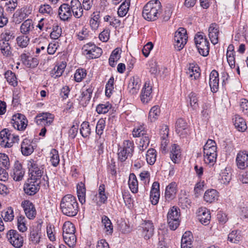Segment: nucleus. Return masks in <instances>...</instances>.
<instances>
[{
  "instance_id": "nucleus-63",
  "label": "nucleus",
  "mask_w": 248,
  "mask_h": 248,
  "mask_svg": "<svg viewBox=\"0 0 248 248\" xmlns=\"http://www.w3.org/2000/svg\"><path fill=\"white\" fill-rule=\"evenodd\" d=\"M150 143V139L148 134L142 137L139 144V148L140 151H144L149 146Z\"/></svg>"
},
{
  "instance_id": "nucleus-55",
  "label": "nucleus",
  "mask_w": 248,
  "mask_h": 248,
  "mask_svg": "<svg viewBox=\"0 0 248 248\" xmlns=\"http://www.w3.org/2000/svg\"><path fill=\"white\" fill-rule=\"evenodd\" d=\"M39 12L46 16H51L53 14V10L50 5L44 4L40 6Z\"/></svg>"
},
{
  "instance_id": "nucleus-15",
  "label": "nucleus",
  "mask_w": 248,
  "mask_h": 248,
  "mask_svg": "<svg viewBox=\"0 0 248 248\" xmlns=\"http://www.w3.org/2000/svg\"><path fill=\"white\" fill-rule=\"evenodd\" d=\"M40 181L30 179L24 184V190L29 195H34L39 190Z\"/></svg>"
},
{
  "instance_id": "nucleus-30",
  "label": "nucleus",
  "mask_w": 248,
  "mask_h": 248,
  "mask_svg": "<svg viewBox=\"0 0 248 248\" xmlns=\"http://www.w3.org/2000/svg\"><path fill=\"white\" fill-rule=\"evenodd\" d=\"M177 191V185L172 182L167 186L165 189V197L168 201L173 200L176 196Z\"/></svg>"
},
{
  "instance_id": "nucleus-25",
  "label": "nucleus",
  "mask_w": 248,
  "mask_h": 248,
  "mask_svg": "<svg viewBox=\"0 0 248 248\" xmlns=\"http://www.w3.org/2000/svg\"><path fill=\"white\" fill-rule=\"evenodd\" d=\"M152 87L149 82H146L142 89L140 95V99L142 103H147L152 99Z\"/></svg>"
},
{
  "instance_id": "nucleus-16",
  "label": "nucleus",
  "mask_w": 248,
  "mask_h": 248,
  "mask_svg": "<svg viewBox=\"0 0 248 248\" xmlns=\"http://www.w3.org/2000/svg\"><path fill=\"white\" fill-rule=\"evenodd\" d=\"M175 131L181 138L185 137L189 132V127L186 120L179 118L175 123Z\"/></svg>"
},
{
  "instance_id": "nucleus-34",
  "label": "nucleus",
  "mask_w": 248,
  "mask_h": 248,
  "mask_svg": "<svg viewBox=\"0 0 248 248\" xmlns=\"http://www.w3.org/2000/svg\"><path fill=\"white\" fill-rule=\"evenodd\" d=\"M218 192L215 189H208L204 193L203 196L204 201L208 203L215 202L218 200Z\"/></svg>"
},
{
  "instance_id": "nucleus-23",
  "label": "nucleus",
  "mask_w": 248,
  "mask_h": 248,
  "mask_svg": "<svg viewBox=\"0 0 248 248\" xmlns=\"http://www.w3.org/2000/svg\"><path fill=\"white\" fill-rule=\"evenodd\" d=\"M142 234L145 239H149L154 234V226L152 221L144 220L141 224Z\"/></svg>"
},
{
  "instance_id": "nucleus-46",
  "label": "nucleus",
  "mask_w": 248,
  "mask_h": 248,
  "mask_svg": "<svg viewBox=\"0 0 248 248\" xmlns=\"http://www.w3.org/2000/svg\"><path fill=\"white\" fill-rule=\"evenodd\" d=\"M0 50L5 57H9L12 55V49L9 42L0 40Z\"/></svg>"
},
{
  "instance_id": "nucleus-29",
  "label": "nucleus",
  "mask_w": 248,
  "mask_h": 248,
  "mask_svg": "<svg viewBox=\"0 0 248 248\" xmlns=\"http://www.w3.org/2000/svg\"><path fill=\"white\" fill-rule=\"evenodd\" d=\"M181 156V151L180 146L173 144L171 145L170 149V157L171 161L175 164L178 163L180 160Z\"/></svg>"
},
{
  "instance_id": "nucleus-33",
  "label": "nucleus",
  "mask_w": 248,
  "mask_h": 248,
  "mask_svg": "<svg viewBox=\"0 0 248 248\" xmlns=\"http://www.w3.org/2000/svg\"><path fill=\"white\" fill-rule=\"evenodd\" d=\"M94 88L92 85L88 86L84 85L82 89L80 101L88 102L91 99Z\"/></svg>"
},
{
  "instance_id": "nucleus-41",
  "label": "nucleus",
  "mask_w": 248,
  "mask_h": 248,
  "mask_svg": "<svg viewBox=\"0 0 248 248\" xmlns=\"http://www.w3.org/2000/svg\"><path fill=\"white\" fill-rule=\"evenodd\" d=\"M128 186L133 193L138 192V182L135 174L133 173L130 174L128 180Z\"/></svg>"
},
{
  "instance_id": "nucleus-1",
  "label": "nucleus",
  "mask_w": 248,
  "mask_h": 248,
  "mask_svg": "<svg viewBox=\"0 0 248 248\" xmlns=\"http://www.w3.org/2000/svg\"><path fill=\"white\" fill-rule=\"evenodd\" d=\"M62 213L69 217H74L78 214L79 208L76 197L71 194L63 196L60 202Z\"/></svg>"
},
{
  "instance_id": "nucleus-32",
  "label": "nucleus",
  "mask_w": 248,
  "mask_h": 248,
  "mask_svg": "<svg viewBox=\"0 0 248 248\" xmlns=\"http://www.w3.org/2000/svg\"><path fill=\"white\" fill-rule=\"evenodd\" d=\"M34 29L33 21L31 19L25 20L20 27V31L23 35H28Z\"/></svg>"
},
{
  "instance_id": "nucleus-53",
  "label": "nucleus",
  "mask_w": 248,
  "mask_h": 248,
  "mask_svg": "<svg viewBox=\"0 0 248 248\" xmlns=\"http://www.w3.org/2000/svg\"><path fill=\"white\" fill-rule=\"evenodd\" d=\"M30 38L27 35H22L17 37L16 39V43L18 46L21 48H24L27 46L30 42Z\"/></svg>"
},
{
  "instance_id": "nucleus-5",
  "label": "nucleus",
  "mask_w": 248,
  "mask_h": 248,
  "mask_svg": "<svg viewBox=\"0 0 248 248\" xmlns=\"http://www.w3.org/2000/svg\"><path fill=\"white\" fill-rule=\"evenodd\" d=\"M195 43L199 53L206 57L209 53V43L203 32H198L194 37Z\"/></svg>"
},
{
  "instance_id": "nucleus-14",
  "label": "nucleus",
  "mask_w": 248,
  "mask_h": 248,
  "mask_svg": "<svg viewBox=\"0 0 248 248\" xmlns=\"http://www.w3.org/2000/svg\"><path fill=\"white\" fill-rule=\"evenodd\" d=\"M106 126V121L103 118L100 119L96 124L95 132L96 134L99 137L96 140V144L98 147L99 150L103 149V141L104 139H102L101 136L103 134L104 129Z\"/></svg>"
},
{
  "instance_id": "nucleus-3",
  "label": "nucleus",
  "mask_w": 248,
  "mask_h": 248,
  "mask_svg": "<svg viewBox=\"0 0 248 248\" xmlns=\"http://www.w3.org/2000/svg\"><path fill=\"white\" fill-rule=\"evenodd\" d=\"M217 147L215 140L208 139L203 147L204 161L206 164L213 165L217 157Z\"/></svg>"
},
{
  "instance_id": "nucleus-39",
  "label": "nucleus",
  "mask_w": 248,
  "mask_h": 248,
  "mask_svg": "<svg viewBox=\"0 0 248 248\" xmlns=\"http://www.w3.org/2000/svg\"><path fill=\"white\" fill-rule=\"evenodd\" d=\"M28 16L25 12V9L21 8L17 10L14 14L13 18V21L16 24H19Z\"/></svg>"
},
{
  "instance_id": "nucleus-27",
  "label": "nucleus",
  "mask_w": 248,
  "mask_h": 248,
  "mask_svg": "<svg viewBox=\"0 0 248 248\" xmlns=\"http://www.w3.org/2000/svg\"><path fill=\"white\" fill-rule=\"evenodd\" d=\"M209 84L213 93H216L218 91L219 87L218 73L215 70H212L210 74Z\"/></svg>"
},
{
  "instance_id": "nucleus-9",
  "label": "nucleus",
  "mask_w": 248,
  "mask_h": 248,
  "mask_svg": "<svg viewBox=\"0 0 248 248\" xmlns=\"http://www.w3.org/2000/svg\"><path fill=\"white\" fill-rule=\"evenodd\" d=\"M187 40L186 31L183 28H179L174 36V46L176 49L181 50L186 45Z\"/></svg>"
},
{
  "instance_id": "nucleus-59",
  "label": "nucleus",
  "mask_w": 248,
  "mask_h": 248,
  "mask_svg": "<svg viewBox=\"0 0 248 248\" xmlns=\"http://www.w3.org/2000/svg\"><path fill=\"white\" fill-rule=\"evenodd\" d=\"M98 197L99 202L101 203H106L108 199V196L105 192V186L104 184H101L99 186L98 188Z\"/></svg>"
},
{
  "instance_id": "nucleus-6",
  "label": "nucleus",
  "mask_w": 248,
  "mask_h": 248,
  "mask_svg": "<svg viewBox=\"0 0 248 248\" xmlns=\"http://www.w3.org/2000/svg\"><path fill=\"white\" fill-rule=\"evenodd\" d=\"M28 166L31 179L39 181L44 173V166L41 165L38 160L31 159Z\"/></svg>"
},
{
  "instance_id": "nucleus-51",
  "label": "nucleus",
  "mask_w": 248,
  "mask_h": 248,
  "mask_svg": "<svg viewBox=\"0 0 248 248\" xmlns=\"http://www.w3.org/2000/svg\"><path fill=\"white\" fill-rule=\"evenodd\" d=\"M5 78L9 84L14 87L17 86V81L16 74L11 70L7 71L4 74Z\"/></svg>"
},
{
  "instance_id": "nucleus-52",
  "label": "nucleus",
  "mask_w": 248,
  "mask_h": 248,
  "mask_svg": "<svg viewBox=\"0 0 248 248\" xmlns=\"http://www.w3.org/2000/svg\"><path fill=\"white\" fill-rule=\"evenodd\" d=\"M50 161L51 165L57 167L60 162V157L58 151L55 149H52L50 152Z\"/></svg>"
},
{
  "instance_id": "nucleus-22",
  "label": "nucleus",
  "mask_w": 248,
  "mask_h": 248,
  "mask_svg": "<svg viewBox=\"0 0 248 248\" xmlns=\"http://www.w3.org/2000/svg\"><path fill=\"white\" fill-rule=\"evenodd\" d=\"M159 198L160 185L158 182L155 181L153 183L150 191V199L151 203L154 205L157 204Z\"/></svg>"
},
{
  "instance_id": "nucleus-35",
  "label": "nucleus",
  "mask_w": 248,
  "mask_h": 248,
  "mask_svg": "<svg viewBox=\"0 0 248 248\" xmlns=\"http://www.w3.org/2000/svg\"><path fill=\"white\" fill-rule=\"evenodd\" d=\"M86 187L84 183L80 182L77 185V193L78 201L81 204L86 202Z\"/></svg>"
},
{
  "instance_id": "nucleus-57",
  "label": "nucleus",
  "mask_w": 248,
  "mask_h": 248,
  "mask_svg": "<svg viewBox=\"0 0 248 248\" xmlns=\"http://www.w3.org/2000/svg\"><path fill=\"white\" fill-rule=\"evenodd\" d=\"M86 70L83 68H78L76 70L74 74L75 80L77 82H81L86 76Z\"/></svg>"
},
{
  "instance_id": "nucleus-50",
  "label": "nucleus",
  "mask_w": 248,
  "mask_h": 248,
  "mask_svg": "<svg viewBox=\"0 0 248 248\" xmlns=\"http://www.w3.org/2000/svg\"><path fill=\"white\" fill-rule=\"evenodd\" d=\"M121 57L120 50L117 48L114 49L111 52L109 58V64L112 67L116 65V62L120 59Z\"/></svg>"
},
{
  "instance_id": "nucleus-12",
  "label": "nucleus",
  "mask_w": 248,
  "mask_h": 248,
  "mask_svg": "<svg viewBox=\"0 0 248 248\" xmlns=\"http://www.w3.org/2000/svg\"><path fill=\"white\" fill-rule=\"evenodd\" d=\"M54 116L49 112L38 113L35 118V122L38 125L48 126L51 125L54 121Z\"/></svg>"
},
{
  "instance_id": "nucleus-21",
  "label": "nucleus",
  "mask_w": 248,
  "mask_h": 248,
  "mask_svg": "<svg viewBox=\"0 0 248 248\" xmlns=\"http://www.w3.org/2000/svg\"><path fill=\"white\" fill-rule=\"evenodd\" d=\"M22 206L26 217L30 219H34L36 215V211L33 203L26 200L22 202Z\"/></svg>"
},
{
  "instance_id": "nucleus-19",
  "label": "nucleus",
  "mask_w": 248,
  "mask_h": 248,
  "mask_svg": "<svg viewBox=\"0 0 248 248\" xmlns=\"http://www.w3.org/2000/svg\"><path fill=\"white\" fill-rule=\"evenodd\" d=\"M71 13L76 18H81L83 15V9L79 0H71L69 3Z\"/></svg>"
},
{
  "instance_id": "nucleus-45",
  "label": "nucleus",
  "mask_w": 248,
  "mask_h": 248,
  "mask_svg": "<svg viewBox=\"0 0 248 248\" xmlns=\"http://www.w3.org/2000/svg\"><path fill=\"white\" fill-rule=\"evenodd\" d=\"M131 82L130 83V86L131 88L130 92L132 94L136 93H138L140 86V80L138 76H134L131 78Z\"/></svg>"
},
{
  "instance_id": "nucleus-13",
  "label": "nucleus",
  "mask_w": 248,
  "mask_h": 248,
  "mask_svg": "<svg viewBox=\"0 0 248 248\" xmlns=\"http://www.w3.org/2000/svg\"><path fill=\"white\" fill-rule=\"evenodd\" d=\"M25 173V170L22 164L18 160H16L10 173L11 176L15 181H20L23 179Z\"/></svg>"
},
{
  "instance_id": "nucleus-11",
  "label": "nucleus",
  "mask_w": 248,
  "mask_h": 248,
  "mask_svg": "<svg viewBox=\"0 0 248 248\" xmlns=\"http://www.w3.org/2000/svg\"><path fill=\"white\" fill-rule=\"evenodd\" d=\"M11 124L15 129L23 131L27 126L28 120L23 114L16 113L12 116Z\"/></svg>"
},
{
  "instance_id": "nucleus-43",
  "label": "nucleus",
  "mask_w": 248,
  "mask_h": 248,
  "mask_svg": "<svg viewBox=\"0 0 248 248\" xmlns=\"http://www.w3.org/2000/svg\"><path fill=\"white\" fill-rule=\"evenodd\" d=\"M16 219L17 227L18 231L21 232H26L28 230L26 217L22 215H20L16 217Z\"/></svg>"
},
{
  "instance_id": "nucleus-2",
  "label": "nucleus",
  "mask_w": 248,
  "mask_h": 248,
  "mask_svg": "<svg viewBox=\"0 0 248 248\" xmlns=\"http://www.w3.org/2000/svg\"><path fill=\"white\" fill-rule=\"evenodd\" d=\"M162 10L161 2L158 0H152L147 2L143 7V17L148 21H154L158 18Z\"/></svg>"
},
{
  "instance_id": "nucleus-44",
  "label": "nucleus",
  "mask_w": 248,
  "mask_h": 248,
  "mask_svg": "<svg viewBox=\"0 0 248 248\" xmlns=\"http://www.w3.org/2000/svg\"><path fill=\"white\" fill-rule=\"evenodd\" d=\"M81 135L84 138H89L91 134V128L89 123L84 121L80 125L79 129Z\"/></svg>"
},
{
  "instance_id": "nucleus-56",
  "label": "nucleus",
  "mask_w": 248,
  "mask_h": 248,
  "mask_svg": "<svg viewBox=\"0 0 248 248\" xmlns=\"http://www.w3.org/2000/svg\"><path fill=\"white\" fill-rule=\"evenodd\" d=\"M241 239L240 232L238 231H232L228 236V240L231 243H237Z\"/></svg>"
},
{
  "instance_id": "nucleus-28",
  "label": "nucleus",
  "mask_w": 248,
  "mask_h": 248,
  "mask_svg": "<svg viewBox=\"0 0 248 248\" xmlns=\"http://www.w3.org/2000/svg\"><path fill=\"white\" fill-rule=\"evenodd\" d=\"M32 141L28 139H25L21 144V151L23 155L28 156L34 151Z\"/></svg>"
},
{
  "instance_id": "nucleus-62",
  "label": "nucleus",
  "mask_w": 248,
  "mask_h": 248,
  "mask_svg": "<svg viewBox=\"0 0 248 248\" xmlns=\"http://www.w3.org/2000/svg\"><path fill=\"white\" fill-rule=\"evenodd\" d=\"M147 134L146 130L143 125L135 127L132 131L133 136L135 138L143 137Z\"/></svg>"
},
{
  "instance_id": "nucleus-58",
  "label": "nucleus",
  "mask_w": 248,
  "mask_h": 248,
  "mask_svg": "<svg viewBox=\"0 0 248 248\" xmlns=\"http://www.w3.org/2000/svg\"><path fill=\"white\" fill-rule=\"evenodd\" d=\"M231 175L230 172L228 171L227 169H225L220 174L221 177L220 179V182L225 185L228 184L232 179Z\"/></svg>"
},
{
  "instance_id": "nucleus-20",
  "label": "nucleus",
  "mask_w": 248,
  "mask_h": 248,
  "mask_svg": "<svg viewBox=\"0 0 248 248\" xmlns=\"http://www.w3.org/2000/svg\"><path fill=\"white\" fill-rule=\"evenodd\" d=\"M208 36L211 43L215 45L218 43L219 34V25L216 23H211L208 28Z\"/></svg>"
},
{
  "instance_id": "nucleus-38",
  "label": "nucleus",
  "mask_w": 248,
  "mask_h": 248,
  "mask_svg": "<svg viewBox=\"0 0 248 248\" xmlns=\"http://www.w3.org/2000/svg\"><path fill=\"white\" fill-rule=\"evenodd\" d=\"M232 121L235 128L239 131L243 132L247 129V126L245 121L239 115H235Z\"/></svg>"
},
{
  "instance_id": "nucleus-24",
  "label": "nucleus",
  "mask_w": 248,
  "mask_h": 248,
  "mask_svg": "<svg viewBox=\"0 0 248 248\" xmlns=\"http://www.w3.org/2000/svg\"><path fill=\"white\" fill-rule=\"evenodd\" d=\"M198 219L205 225L208 224L211 219L210 211L205 207H201L197 211Z\"/></svg>"
},
{
  "instance_id": "nucleus-40",
  "label": "nucleus",
  "mask_w": 248,
  "mask_h": 248,
  "mask_svg": "<svg viewBox=\"0 0 248 248\" xmlns=\"http://www.w3.org/2000/svg\"><path fill=\"white\" fill-rule=\"evenodd\" d=\"M101 222L104 226L106 234L111 235L113 231V225L111 220L107 216L103 215L101 218Z\"/></svg>"
},
{
  "instance_id": "nucleus-48",
  "label": "nucleus",
  "mask_w": 248,
  "mask_h": 248,
  "mask_svg": "<svg viewBox=\"0 0 248 248\" xmlns=\"http://www.w3.org/2000/svg\"><path fill=\"white\" fill-rule=\"evenodd\" d=\"M63 240L70 248H73L77 243V237L75 234H69L62 235Z\"/></svg>"
},
{
  "instance_id": "nucleus-42",
  "label": "nucleus",
  "mask_w": 248,
  "mask_h": 248,
  "mask_svg": "<svg viewBox=\"0 0 248 248\" xmlns=\"http://www.w3.org/2000/svg\"><path fill=\"white\" fill-rule=\"evenodd\" d=\"M160 114V109L158 106H154L150 109L148 119L151 122H154L158 119Z\"/></svg>"
},
{
  "instance_id": "nucleus-60",
  "label": "nucleus",
  "mask_w": 248,
  "mask_h": 248,
  "mask_svg": "<svg viewBox=\"0 0 248 248\" xmlns=\"http://www.w3.org/2000/svg\"><path fill=\"white\" fill-rule=\"evenodd\" d=\"M17 6V0H9L5 3V11L9 13H12Z\"/></svg>"
},
{
  "instance_id": "nucleus-10",
  "label": "nucleus",
  "mask_w": 248,
  "mask_h": 248,
  "mask_svg": "<svg viewBox=\"0 0 248 248\" xmlns=\"http://www.w3.org/2000/svg\"><path fill=\"white\" fill-rule=\"evenodd\" d=\"M9 243L15 248H21L24 244V237L16 230H10L6 234Z\"/></svg>"
},
{
  "instance_id": "nucleus-49",
  "label": "nucleus",
  "mask_w": 248,
  "mask_h": 248,
  "mask_svg": "<svg viewBox=\"0 0 248 248\" xmlns=\"http://www.w3.org/2000/svg\"><path fill=\"white\" fill-rule=\"evenodd\" d=\"M130 4V0H125L120 5L118 10V15L120 17L124 16L127 13Z\"/></svg>"
},
{
  "instance_id": "nucleus-18",
  "label": "nucleus",
  "mask_w": 248,
  "mask_h": 248,
  "mask_svg": "<svg viewBox=\"0 0 248 248\" xmlns=\"http://www.w3.org/2000/svg\"><path fill=\"white\" fill-rule=\"evenodd\" d=\"M58 16L63 21H68L71 19L73 15L69 3H64L61 5L58 9Z\"/></svg>"
},
{
  "instance_id": "nucleus-61",
  "label": "nucleus",
  "mask_w": 248,
  "mask_h": 248,
  "mask_svg": "<svg viewBox=\"0 0 248 248\" xmlns=\"http://www.w3.org/2000/svg\"><path fill=\"white\" fill-rule=\"evenodd\" d=\"M62 30L60 26L57 24H54L52 28V31L50 34V38L52 39H58L62 34Z\"/></svg>"
},
{
  "instance_id": "nucleus-26",
  "label": "nucleus",
  "mask_w": 248,
  "mask_h": 248,
  "mask_svg": "<svg viewBox=\"0 0 248 248\" xmlns=\"http://www.w3.org/2000/svg\"><path fill=\"white\" fill-rule=\"evenodd\" d=\"M186 74L188 76L191 81H196L201 76L200 68L197 64L190 63L186 71Z\"/></svg>"
},
{
  "instance_id": "nucleus-36",
  "label": "nucleus",
  "mask_w": 248,
  "mask_h": 248,
  "mask_svg": "<svg viewBox=\"0 0 248 248\" xmlns=\"http://www.w3.org/2000/svg\"><path fill=\"white\" fill-rule=\"evenodd\" d=\"M192 238V234L190 232H185L181 239V248H193Z\"/></svg>"
},
{
  "instance_id": "nucleus-37",
  "label": "nucleus",
  "mask_w": 248,
  "mask_h": 248,
  "mask_svg": "<svg viewBox=\"0 0 248 248\" xmlns=\"http://www.w3.org/2000/svg\"><path fill=\"white\" fill-rule=\"evenodd\" d=\"M66 66V63L65 62H62L60 63H58L51 70L50 72L51 76L54 78L61 77Z\"/></svg>"
},
{
  "instance_id": "nucleus-64",
  "label": "nucleus",
  "mask_w": 248,
  "mask_h": 248,
  "mask_svg": "<svg viewBox=\"0 0 248 248\" xmlns=\"http://www.w3.org/2000/svg\"><path fill=\"white\" fill-rule=\"evenodd\" d=\"M77 36L78 39L80 41L88 40L90 37V31L86 28L83 27L78 33Z\"/></svg>"
},
{
  "instance_id": "nucleus-4",
  "label": "nucleus",
  "mask_w": 248,
  "mask_h": 248,
  "mask_svg": "<svg viewBox=\"0 0 248 248\" xmlns=\"http://www.w3.org/2000/svg\"><path fill=\"white\" fill-rule=\"evenodd\" d=\"M134 150V144L133 141L124 140L122 146L118 148L117 153L118 160L123 162L128 157H131L133 155Z\"/></svg>"
},
{
  "instance_id": "nucleus-7",
  "label": "nucleus",
  "mask_w": 248,
  "mask_h": 248,
  "mask_svg": "<svg viewBox=\"0 0 248 248\" xmlns=\"http://www.w3.org/2000/svg\"><path fill=\"white\" fill-rule=\"evenodd\" d=\"M180 211L178 207L173 206L170 208L167 214V222L170 229L175 230L180 222Z\"/></svg>"
},
{
  "instance_id": "nucleus-47",
  "label": "nucleus",
  "mask_w": 248,
  "mask_h": 248,
  "mask_svg": "<svg viewBox=\"0 0 248 248\" xmlns=\"http://www.w3.org/2000/svg\"><path fill=\"white\" fill-rule=\"evenodd\" d=\"M147 162L150 165L155 164L156 159V151L155 149L150 148L148 149L146 155Z\"/></svg>"
},
{
  "instance_id": "nucleus-31",
  "label": "nucleus",
  "mask_w": 248,
  "mask_h": 248,
  "mask_svg": "<svg viewBox=\"0 0 248 248\" xmlns=\"http://www.w3.org/2000/svg\"><path fill=\"white\" fill-rule=\"evenodd\" d=\"M41 236V230L38 227H33L31 228L29 236V240L33 244H38L40 242Z\"/></svg>"
},
{
  "instance_id": "nucleus-17",
  "label": "nucleus",
  "mask_w": 248,
  "mask_h": 248,
  "mask_svg": "<svg viewBox=\"0 0 248 248\" xmlns=\"http://www.w3.org/2000/svg\"><path fill=\"white\" fill-rule=\"evenodd\" d=\"M236 166L240 170L248 167V152L245 150L239 151L236 157Z\"/></svg>"
},
{
  "instance_id": "nucleus-8",
  "label": "nucleus",
  "mask_w": 248,
  "mask_h": 248,
  "mask_svg": "<svg viewBox=\"0 0 248 248\" xmlns=\"http://www.w3.org/2000/svg\"><path fill=\"white\" fill-rule=\"evenodd\" d=\"M82 50L83 54L89 59L98 58L103 52L100 47L91 42L85 44L82 46Z\"/></svg>"
},
{
  "instance_id": "nucleus-54",
  "label": "nucleus",
  "mask_w": 248,
  "mask_h": 248,
  "mask_svg": "<svg viewBox=\"0 0 248 248\" xmlns=\"http://www.w3.org/2000/svg\"><path fill=\"white\" fill-rule=\"evenodd\" d=\"M63 234H75V227L74 225L70 221H66L63 225L62 227Z\"/></svg>"
}]
</instances>
